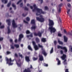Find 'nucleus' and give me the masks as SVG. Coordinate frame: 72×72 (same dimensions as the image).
Returning a JSON list of instances; mask_svg holds the SVG:
<instances>
[{
	"label": "nucleus",
	"mask_w": 72,
	"mask_h": 72,
	"mask_svg": "<svg viewBox=\"0 0 72 72\" xmlns=\"http://www.w3.org/2000/svg\"><path fill=\"white\" fill-rule=\"evenodd\" d=\"M22 1V0H20L17 3V4H19Z\"/></svg>",
	"instance_id": "nucleus-47"
},
{
	"label": "nucleus",
	"mask_w": 72,
	"mask_h": 72,
	"mask_svg": "<svg viewBox=\"0 0 72 72\" xmlns=\"http://www.w3.org/2000/svg\"><path fill=\"white\" fill-rule=\"evenodd\" d=\"M23 36L22 34H21L20 35H19V37L21 38H23Z\"/></svg>",
	"instance_id": "nucleus-31"
},
{
	"label": "nucleus",
	"mask_w": 72,
	"mask_h": 72,
	"mask_svg": "<svg viewBox=\"0 0 72 72\" xmlns=\"http://www.w3.org/2000/svg\"><path fill=\"white\" fill-rule=\"evenodd\" d=\"M4 28V25L1 26L0 28V29H3Z\"/></svg>",
	"instance_id": "nucleus-43"
},
{
	"label": "nucleus",
	"mask_w": 72,
	"mask_h": 72,
	"mask_svg": "<svg viewBox=\"0 0 72 72\" xmlns=\"http://www.w3.org/2000/svg\"><path fill=\"white\" fill-rule=\"evenodd\" d=\"M15 57H18V55L16 53H15Z\"/></svg>",
	"instance_id": "nucleus-63"
},
{
	"label": "nucleus",
	"mask_w": 72,
	"mask_h": 72,
	"mask_svg": "<svg viewBox=\"0 0 72 72\" xmlns=\"http://www.w3.org/2000/svg\"><path fill=\"white\" fill-rule=\"evenodd\" d=\"M60 64V60H59L58 61V64L59 65Z\"/></svg>",
	"instance_id": "nucleus-44"
},
{
	"label": "nucleus",
	"mask_w": 72,
	"mask_h": 72,
	"mask_svg": "<svg viewBox=\"0 0 72 72\" xmlns=\"http://www.w3.org/2000/svg\"><path fill=\"white\" fill-rule=\"evenodd\" d=\"M35 40L37 43H39L40 42L39 39L38 37H36L35 39Z\"/></svg>",
	"instance_id": "nucleus-16"
},
{
	"label": "nucleus",
	"mask_w": 72,
	"mask_h": 72,
	"mask_svg": "<svg viewBox=\"0 0 72 72\" xmlns=\"http://www.w3.org/2000/svg\"><path fill=\"white\" fill-rule=\"evenodd\" d=\"M3 40V38L1 37L0 38V41H2Z\"/></svg>",
	"instance_id": "nucleus-61"
},
{
	"label": "nucleus",
	"mask_w": 72,
	"mask_h": 72,
	"mask_svg": "<svg viewBox=\"0 0 72 72\" xmlns=\"http://www.w3.org/2000/svg\"><path fill=\"white\" fill-rule=\"evenodd\" d=\"M30 37H33V36L32 35V34H31L30 35Z\"/></svg>",
	"instance_id": "nucleus-64"
},
{
	"label": "nucleus",
	"mask_w": 72,
	"mask_h": 72,
	"mask_svg": "<svg viewBox=\"0 0 72 72\" xmlns=\"http://www.w3.org/2000/svg\"><path fill=\"white\" fill-rule=\"evenodd\" d=\"M39 1H41L40 3L41 4L43 2V0H39Z\"/></svg>",
	"instance_id": "nucleus-59"
},
{
	"label": "nucleus",
	"mask_w": 72,
	"mask_h": 72,
	"mask_svg": "<svg viewBox=\"0 0 72 72\" xmlns=\"http://www.w3.org/2000/svg\"><path fill=\"white\" fill-rule=\"evenodd\" d=\"M11 4V1H10V2L8 3L7 5V7H9Z\"/></svg>",
	"instance_id": "nucleus-34"
},
{
	"label": "nucleus",
	"mask_w": 72,
	"mask_h": 72,
	"mask_svg": "<svg viewBox=\"0 0 72 72\" xmlns=\"http://www.w3.org/2000/svg\"><path fill=\"white\" fill-rule=\"evenodd\" d=\"M23 72H31L30 68H28L27 69H25L23 71Z\"/></svg>",
	"instance_id": "nucleus-12"
},
{
	"label": "nucleus",
	"mask_w": 72,
	"mask_h": 72,
	"mask_svg": "<svg viewBox=\"0 0 72 72\" xmlns=\"http://www.w3.org/2000/svg\"><path fill=\"white\" fill-rule=\"evenodd\" d=\"M6 61L7 62L6 63L7 64H8L9 65H12L13 64V63H11L12 62H13L14 61V60H12V59L11 58L8 59L7 58L6 59Z\"/></svg>",
	"instance_id": "nucleus-4"
},
{
	"label": "nucleus",
	"mask_w": 72,
	"mask_h": 72,
	"mask_svg": "<svg viewBox=\"0 0 72 72\" xmlns=\"http://www.w3.org/2000/svg\"><path fill=\"white\" fill-rule=\"evenodd\" d=\"M40 17H41V18H40L39 17H36L37 20L41 22H43L44 20V19L42 17V15H40Z\"/></svg>",
	"instance_id": "nucleus-5"
},
{
	"label": "nucleus",
	"mask_w": 72,
	"mask_h": 72,
	"mask_svg": "<svg viewBox=\"0 0 72 72\" xmlns=\"http://www.w3.org/2000/svg\"><path fill=\"white\" fill-rule=\"evenodd\" d=\"M38 36L39 37H41L42 36V33L40 32H39L38 33Z\"/></svg>",
	"instance_id": "nucleus-22"
},
{
	"label": "nucleus",
	"mask_w": 72,
	"mask_h": 72,
	"mask_svg": "<svg viewBox=\"0 0 72 72\" xmlns=\"http://www.w3.org/2000/svg\"><path fill=\"white\" fill-rule=\"evenodd\" d=\"M67 35H69L72 36V34L70 32H68V34H67Z\"/></svg>",
	"instance_id": "nucleus-52"
},
{
	"label": "nucleus",
	"mask_w": 72,
	"mask_h": 72,
	"mask_svg": "<svg viewBox=\"0 0 72 72\" xmlns=\"http://www.w3.org/2000/svg\"><path fill=\"white\" fill-rule=\"evenodd\" d=\"M12 25L13 27L14 28H17V26L16 25V23H15V21L14 20H13Z\"/></svg>",
	"instance_id": "nucleus-9"
},
{
	"label": "nucleus",
	"mask_w": 72,
	"mask_h": 72,
	"mask_svg": "<svg viewBox=\"0 0 72 72\" xmlns=\"http://www.w3.org/2000/svg\"><path fill=\"white\" fill-rule=\"evenodd\" d=\"M44 66L48 67V64H44Z\"/></svg>",
	"instance_id": "nucleus-54"
},
{
	"label": "nucleus",
	"mask_w": 72,
	"mask_h": 72,
	"mask_svg": "<svg viewBox=\"0 0 72 72\" xmlns=\"http://www.w3.org/2000/svg\"><path fill=\"white\" fill-rule=\"evenodd\" d=\"M36 26H32L31 28V29L32 30H34L36 29Z\"/></svg>",
	"instance_id": "nucleus-20"
},
{
	"label": "nucleus",
	"mask_w": 72,
	"mask_h": 72,
	"mask_svg": "<svg viewBox=\"0 0 72 72\" xmlns=\"http://www.w3.org/2000/svg\"><path fill=\"white\" fill-rule=\"evenodd\" d=\"M34 36H38V33L37 34L36 32H35L34 33Z\"/></svg>",
	"instance_id": "nucleus-49"
},
{
	"label": "nucleus",
	"mask_w": 72,
	"mask_h": 72,
	"mask_svg": "<svg viewBox=\"0 0 72 72\" xmlns=\"http://www.w3.org/2000/svg\"><path fill=\"white\" fill-rule=\"evenodd\" d=\"M65 72H69V69H65Z\"/></svg>",
	"instance_id": "nucleus-51"
},
{
	"label": "nucleus",
	"mask_w": 72,
	"mask_h": 72,
	"mask_svg": "<svg viewBox=\"0 0 72 72\" xmlns=\"http://www.w3.org/2000/svg\"><path fill=\"white\" fill-rule=\"evenodd\" d=\"M27 15V14H22V16L23 17H26Z\"/></svg>",
	"instance_id": "nucleus-48"
},
{
	"label": "nucleus",
	"mask_w": 72,
	"mask_h": 72,
	"mask_svg": "<svg viewBox=\"0 0 72 72\" xmlns=\"http://www.w3.org/2000/svg\"><path fill=\"white\" fill-rule=\"evenodd\" d=\"M64 39L65 42H67L68 41V38L65 36H64Z\"/></svg>",
	"instance_id": "nucleus-17"
},
{
	"label": "nucleus",
	"mask_w": 72,
	"mask_h": 72,
	"mask_svg": "<svg viewBox=\"0 0 72 72\" xmlns=\"http://www.w3.org/2000/svg\"><path fill=\"white\" fill-rule=\"evenodd\" d=\"M26 20L27 21H30V19L29 17H27L26 18Z\"/></svg>",
	"instance_id": "nucleus-38"
},
{
	"label": "nucleus",
	"mask_w": 72,
	"mask_h": 72,
	"mask_svg": "<svg viewBox=\"0 0 72 72\" xmlns=\"http://www.w3.org/2000/svg\"><path fill=\"white\" fill-rule=\"evenodd\" d=\"M18 26H20V27H19L18 28L19 29V30L21 31V27H22V25L21 24H19Z\"/></svg>",
	"instance_id": "nucleus-29"
},
{
	"label": "nucleus",
	"mask_w": 72,
	"mask_h": 72,
	"mask_svg": "<svg viewBox=\"0 0 72 72\" xmlns=\"http://www.w3.org/2000/svg\"><path fill=\"white\" fill-rule=\"evenodd\" d=\"M33 60L35 61L37 60L38 58H37V57L35 58V57H33Z\"/></svg>",
	"instance_id": "nucleus-30"
},
{
	"label": "nucleus",
	"mask_w": 72,
	"mask_h": 72,
	"mask_svg": "<svg viewBox=\"0 0 72 72\" xmlns=\"http://www.w3.org/2000/svg\"><path fill=\"white\" fill-rule=\"evenodd\" d=\"M17 39H15V43H17Z\"/></svg>",
	"instance_id": "nucleus-60"
},
{
	"label": "nucleus",
	"mask_w": 72,
	"mask_h": 72,
	"mask_svg": "<svg viewBox=\"0 0 72 72\" xmlns=\"http://www.w3.org/2000/svg\"><path fill=\"white\" fill-rule=\"evenodd\" d=\"M32 43H33V45L34 46L36 45V43H35V41H33Z\"/></svg>",
	"instance_id": "nucleus-37"
},
{
	"label": "nucleus",
	"mask_w": 72,
	"mask_h": 72,
	"mask_svg": "<svg viewBox=\"0 0 72 72\" xmlns=\"http://www.w3.org/2000/svg\"><path fill=\"white\" fill-rule=\"evenodd\" d=\"M23 22H24L25 23H27V24H28V22L26 21L25 20H24L23 21Z\"/></svg>",
	"instance_id": "nucleus-55"
},
{
	"label": "nucleus",
	"mask_w": 72,
	"mask_h": 72,
	"mask_svg": "<svg viewBox=\"0 0 72 72\" xmlns=\"http://www.w3.org/2000/svg\"><path fill=\"white\" fill-rule=\"evenodd\" d=\"M42 42H45L46 41V38H43L41 39Z\"/></svg>",
	"instance_id": "nucleus-15"
},
{
	"label": "nucleus",
	"mask_w": 72,
	"mask_h": 72,
	"mask_svg": "<svg viewBox=\"0 0 72 72\" xmlns=\"http://www.w3.org/2000/svg\"><path fill=\"white\" fill-rule=\"evenodd\" d=\"M58 42L60 44L63 45V43L62 42L60 41L59 40H58Z\"/></svg>",
	"instance_id": "nucleus-23"
},
{
	"label": "nucleus",
	"mask_w": 72,
	"mask_h": 72,
	"mask_svg": "<svg viewBox=\"0 0 72 72\" xmlns=\"http://www.w3.org/2000/svg\"><path fill=\"white\" fill-rule=\"evenodd\" d=\"M21 39H22L21 38L19 37V40H18V41L19 42H21Z\"/></svg>",
	"instance_id": "nucleus-57"
},
{
	"label": "nucleus",
	"mask_w": 72,
	"mask_h": 72,
	"mask_svg": "<svg viewBox=\"0 0 72 72\" xmlns=\"http://www.w3.org/2000/svg\"><path fill=\"white\" fill-rule=\"evenodd\" d=\"M0 61L1 62L2 61V57L1 56H0Z\"/></svg>",
	"instance_id": "nucleus-40"
},
{
	"label": "nucleus",
	"mask_w": 72,
	"mask_h": 72,
	"mask_svg": "<svg viewBox=\"0 0 72 72\" xmlns=\"http://www.w3.org/2000/svg\"><path fill=\"white\" fill-rule=\"evenodd\" d=\"M42 53L45 56H46L47 55V53H46V51L44 48H42Z\"/></svg>",
	"instance_id": "nucleus-10"
},
{
	"label": "nucleus",
	"mask_w": 72,
	"mask_h": 72,
	"mask_svg": "<svg viewBox=\"0 0 72 72\" xmlns=\"http://www.w3.org/2000/svg\"><path fill=\"white\" fill-rule=\"evenodd\" d=\"M53 52V48L52 47V49L51 50L50 53H52Z\"/></svg>",
	"instance_id": "nucleus-32"
},
{
	"label": "nucleus",
	"mask_w": 72,
	"mask_h": 72,
	"mask_svg": "<svg viewBox=\"0 0 72 72\" xmlns=\"http://www.w3.org/2000/svg\"><path fill=\"white\" fill-rule=\"evenodd\" d=\"M61 11V8H59L58 10V12H60Z\"/></svg>",
	"instance_id": "nucleus-45"
},
{
	"label": "nucleus",
	"mask_w": 72,
	"mask_h": 72,
	"mask_svg": "<svg viewBox=\"0 0 72 72\" xmlns=\"http://www.w3.org/2000/svg\"><path fill=\"white\" fill-rule=\"evenodd\" d=\"M58 36L59 37H61L62 34L60 33H58Z\"/></svg>",
	"instance_id": "nucleus-50"
},
{
	"label": "nucleus",
	"mask_w": 72,
	"mask_h": 72,
	"mask_svg": "<svg viewBox=\"0 0 72 72\" xmlns=\"http://www.w3.org/2000/svg\"><path fill=\"white\" fill-rule=\"evenodd\" d=\"M6 53L7 54V55H8L9 54H10L11 53V52L10 51H7L6 52Z\"/></svg>",
	"instance_id": "nucleus-46"
},
{
	"label": "nucleus",
	"mask_w": 72,
	"mask_h": 72,
	"mask_svg": "<svg viewBox=\"0 0 72 72\" xmlns=\"http://www.w3.org/2000/svg\"><path fill=\"white\" fill-rule=\"evenodd\" d=\"M20 7H22L23 6V3H21L20 4Z\"/></svg>",
	"instance_id": "nucleus-58"
},
{
	"label": "nucleus",
	"mask_w": 72,
	"mask_h": 72,
	"mask_svg": "<svg viewBox=\"0 0 72 72\" xmlns=\"http://www.w3.org/2000/svg\"><path fill=\"white\" fill-rule=\"evenodd\" d=\"M66 55L65 54H63L62 56L60 57V58L63 60H64L63 62V63L65 65H67V60L65 59L66 58Z\"/></svg>",
	"instance_id": "nucleus-3"
},
{
	"label": "nucleus",
	"mask_w": 72,
	"mask_h": 72,
	"mask_svg": "<svg viewBox=\"0 0 72 72\" xmlns=\"http://www.w3.org/2000/svg\"><path fill=\"white\" fill-rule=\"evenodd\" d=\"M49 8L47 6H45L44 7V10H48Z\"/></svg>",
	"instance_id": "nucleus-28"
},
{
	"label": "nucleus",
	"mask_w": 72,
	"mask_h": 72,
	"mask_svg": "<svg viewBox=\"0 0 72 72\" xmlns=\"http://www.w3.org/2000/svg\"><path fill=\"white\" fill-rule=\"evenodd\" d=\"M16 64L19 67H21V62L20 59H18L17 61H16Z\"/></svg>",
	"instance_id": "nucleus-6"
},
{
	"label": "nucleus",
	"mask_w": 72,
	"mask_h": 72,
	"mask_svg": "<svg viewBox=\"0 0 72 72\" xmlns=\"http://www.w3.org/2000/svg\"><path fill=\"white\" fill-rule=\"evenodd\" d=\"M28 48L29 50L32 51L33 50L30 45H28Z\"/></svg>",
	"instance_id": "nucleus-18"
},
{
	"label": "nucleus",
	"mask_w": 72,
	"mask_h": 72,
	"mask_svg": "<svg viewBox=\"0 0 72 72\" xmlns=\"http://www.w3.org/2000/svg\"><path fill=\"white\" fill-rule=\"evenodd\" d=\"M70 9H69L68 10V12H67V14H69V12H70Z\"/></svg>",
	"instance_id": "nucleus-56"
},
{
	"label": "nucleus",
	"mask_w": 72,
	"mask_h": 72,
	"mask_svg": "<svg viewBox=\"0 0 72 72\" xmlns=\"http://www.w3.org/2000/svg\"><path fill=\"white\" fill-rule=\"evenodd\" d=\"M68 7H69V8H70L71 7V5L69 3H68Z\"/></svg>",
	"instance_id": "nucleus-41"
},
{
	"label": "nucleus",
	"mask_w": 72,
	"mask_h": 72,
	"mask_svg": "<svg viewBox=\"0 0 72 72\" xmlns=\"http://www.w3.org/2000/svg\"><path fill=\"white\" fill-rule=\"evenodd\" d=\"M62 5H63V4L62 3H61L60 4H59L58 5L59 8H61V7L62 6Z\"/></svg>",
	"instance_id": "nucleus-39"
},
{
	"label": "nucleus",
	"mask_w": 72,
	"mask_h": 72,
	"mask_svg": "<svg viewBox=\"0 0 72 72\" xmlns=\"http://www.w3.org/2000/svg\"><path fill=\"white\" fill-rule=\"evenodd\" d=\"M39 61H42L44 60L43 57L42 55H39Z\"/></svg>",
	"instance_id": "nucleus-11"
},
{
	"label": "nucleus",
	"mask_w": 72,
	"mask_h": 72,
	"mask_svg": "<svg viewBox=\"0 0 72 72\" xmlns=\"http://www.w3.org/2000/svg\"><path fill=\"white\" fill-rule=\"evenodd\" d=\"M39 47L40 48H42L41 49L42 50V49L43 48V46L42 45H41L40 44H38Z\"/></svg>",
	"instance_id": "nucleus-27"
},
{
	"label": "nucleus",
	"mask_w": 72,
	"mask_h": 72,
	"mask_svg": "<svg viewBox=\"0 0 72 72\" xmlns=\"http://www.w3.org/2000/svg\"><path fill=\"white\" fill-rule=\"evenodd\" d=\"M14 46L17 48H18L19 47V45L18 44H15L14 45Z\"/></svg>",
	"instance_id": "nucleus-26"
},
{
	"label": "nucleus",
	"mask_w": 72,
	"mask_h": 72,
	"mask_svg": "<svg viewBox=\"0 0 72 72\" xmlns=\"http://www.w3.org/2000/svg\"><path fill=\"white\" fill-rule=\"evenodd\" d=\"M2 2L3 3H4H4L6 4L7 3L8 1L7 0H2Z\"/></svg>",
	"instance_id": "nucleus-24"
},
{
	"label": "nucleus",
	"mask_w": 72,
	"mask_h": 72,
	"mask_svg": "<svg viewBox=\"0 0 72 72\" xmlns=\"http://www.w3.org/2000/svg\"><path fill=\"white\" fill-rule=\"evenodd\" d=\"M49 25L50 26L49 29L50 30L51 33H54L56 31V29L54 27H53L54 24V22L53 21L50 19L49 20Z\"/></svg>",
	"instance_id": "nucleus-1"
},
{
	"label": "nucleus",
	"mask_w": 72,
	"mask_h": 72,
	"mask_svg": "<svg viewBox=\"0 0 72 72\" xmlns=\"http://www.w3.org/2000/svg\"><path fill=\"white\" fill-rule=\"evenodd\" d=\"M26 60L28 62H29L30 61V60L29 57L26 56L25 57Z\"/></svg>",
	"instance_id": "nucleus-14"
},
{
	"label": "nucleus",
	"mask_w": 72,
	"mask_h": 72,
	"mask_svg": "<svg viewBox=\"0 0 72 72\" xmlns=\"http://www.w3.org/2000/svg\"><path fill=\"white\" fill-rule=\"evenodd\" d=\"M54 44L56 45L57 44V42L56 41H55L54 42Z\"/></svg>",
	"instance_id": "nucleus-62"
},
{
	"label": "nucleus",
	"mask_w": 72,
	"mask_h": 72,
	"mask_svg": "<svg viewBox=\"0 0 72 72\" xmlns=\"http://www.w3.org/2000/svg\"><path fill=\"white\" fill-rule=\"evenodd\" d=\"M11 32V30H8V34H9Z\"/></svg>",
	"instance_id": "nucleus-42"
},
{
	"label": "nucleus",
	"mask_w": 72,
	"mask_h": 72,
	"mask_svg": "<svg viewBox=\"0 0 72 72\" xmlns=\"http://www.w3.org/2000/svg\"><path fill=\"white\" fill-rule=\"evenodd\" d=\"M10 41L12 43V44H11L10 46H11V48L12 49H14V47L13 46L14 43L13 42V40L12 39H10Z\"/></svg>",
	"instance_id": "nucleus-8"
},
{
	"label": "nucleus",
	"mask_w": 72,
	"mask_h": 72,
	"mask_svg": "<svg viewBox=\"0 0 72 72\" xmlns=\"http://www.w3.org/2000/svg\"><path fill=\"white\" fill-rule=\"evenodd\" d=\"M12 6L14 8V10H15L16 9V6L14 4V3L12 4Z\"/></svg>",
	"instance_id": "nucleus-25"
},
{
	"label": "nucleus",
	"mask_w": 72,
	"mask_h": 72,
	"mask_svg": "<svg viewBox=\"0 0 72 72\" xmlns=\"http://www.w3.org/2000/svg\"><path fill=\"white\" fill-rule=\"evenodd\" d=\"M60 52L61 54H62L63 53V51L62 50H61L60 51Z\"/></svg>",
	"instance_id": "nucleus-53"
},
{
	"label": "nucleus",
	"mask_w": 72,
	"mask_h": 72,
	"mask_svg": "<svg viewBox=\"0 0 72 72\" xmlns=\"http://www.w3.org/2000/svg\"><path fill=\"white\" fill-rule=\"evenodd\" d=\"M6 22L7 23H8V26H10L11 25V22L10 19H7L6 21Z\"/></svg>",
	"instance_id": "nucleus-13"
},
{
	"label": "nucleus",
	"mask_w": 72,
	"mask_h": 72,
	"mask_svg": "<svg viewBox=\"0 0 72 72\" xmlns=\"http://www.w3.org/2000/svg\"><path fill=\"white\" fill-rule=\"evenodd\" d=\"M33 6L34 8V9L33 10V12H35V10H37V12L36 14V15L38 16L40 15L41 14H45L46 13V12H43L41 9L38 8L36 4H35L33 5Z\"/></svg>",
	"instance_id": "nucleus-2"
},
{
	"label": "nucleus",
	"mask_w": 72,
	"mask_h": 72,
	"mask_svg": "<svg viewBox=\"0 0 72 72\" xmlns=\"http://www.w3.org/2000/svg\"><path fill=\"white\" fill-rule=\"evenodd\" d=\"M34 46L35 50H37L39 49V47L37 45L35 46Z\"/></svg>",
	"instance_id": "nucleus-19"
},
{
	"label": "nucleus",
	"mask_w": 72,
	"mask_h": 72,
	"mask_svg": "<svg viewBox=\"0 0 72 72\" xmlns=\"http://www.w3.org/2000/svg\"><path fill=\"white\" fill-rule=\"evenodd\" d=\"M24 9L26 11H28L29 10V9L26 6L24 7Z\"/></svg>",
	"instance_id": "nucleus-33"
},
{
	"label": "nucleus",
	"mask_w": 72,
	"mask_h": 72,
	"mask_svg": "<svg viewBox=\"0 0 72 72\" xmlns=\"http://www.w3.org/2000/svg\"><path fill=\"white\" fill-rule=\"evenodd\" d=\"M26 33L27 34H29L30 33V31L28 30H27L26 31Z\"/></svg>",
	"instance_id": "nucleus-36"
},
{
	"label": "nucleus",
	"mask_w": 72,
	"mask_h": 72,
	"mask_svg": "<svg viewBox=\"0 0 72 72\" xmlns=\"http://www.w3.org/2000/svg\"><path fill=\"white\" fill-rule=\"evenodd\" d=\"M31 24H35V22L34 19L32 20L31 22Z\"/></svg>",
	"instance_id": "nucleus-21"
},
{
	"label": "nucleus",
	"mask_w": 72,
	"mask_h": 72,
	"mask_svg": "<svg viewBox=\"0 0 72 72\" xmlns=\"http://www.w3.org/2000/svg\"><path fill=\"white\" fill-rule=\"evenodd\" d=\"M57 48L58 49L60 48L61 49L64 50L65 52L66 53L67 52L68 50L66 47H62V46L58 45L57 46Z\"/></svg>",
	"instance_id": "nucleus-7"
},
{
	"label": "nucleus",
	"mask_w": 72,
	"mask_h": 72,
	"mask_svg": "<svg viewBox=\"0 0 72 72\" xmlns=\"http://www.w3.org/2000/svg\"><path fill=\"white\" fill-rule=\"evenodd\" d=\"M19 56L20 57H21V58H23V57L22 56V55H21L20 53H19Z\"/></svg>",
	"instance_id": "nucleus-35"
}]
</instances>
